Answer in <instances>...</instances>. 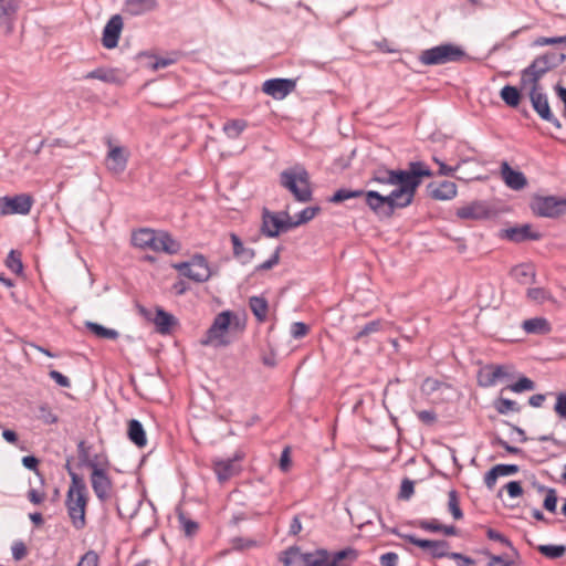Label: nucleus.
<instances>
[{"label":"nucleus","instance_id":"obj_1","mask_svg":"<svg viewBox=\"0 0 566 566\" xmlns=\"http://www.w3.org/2000/svg\"><path fill=\"white\" fill-rule=\"evenodd\" d=\"M433 174L422 161H411L408 169H388L379 166L371 171V182L380 185L397 186L389 195L412 202L422 178L431 177Z\"/></svg>","mask_w":566,"mask_h":566},{"label":"nucleus","instance_id":"obj_2","mask_svg":"<svg viewBox=\"0 0 566 566\" xmlns=\"http://www.w3.org/2000/svg\"><path fill=\"white\" fill-rule=\"evenodd\" d=\"M88 503L87 486L84 479L74 478V484H70L65 506L72 525L76 530H83L86 525V506Z\"/></svg>","mask_w":566,"mask_h":566},{"label":"nucleus","instance_id":"obj_3","mask_svg":"<svg viewBox=\"0 0 566 566\" xmlns=\"http://www.w3.org/2000/svg\"><path fill=\"white\" fill-rule=\"evenodd\" d=\"M281 186L292 192L295 200L307 202L312 200V189L307 170L300 165L285 169L280 174Z\"/></svg>","mask_w":566,"mask_h":566},{"label":"nucleus","instance_id":"obj_4","mask_svg":"<svg viewBox=\"0 0 566 566\" xmlns=\"http://www.w3.org/2000/svg\"><path fill=\"white\" fill-rule=\"evenodd\" d=\"M231 325L240 327L239 318L233 312L223 311L217 314L201 344L205 346L214 345L217 347L228 346L230 342L226 338V333Z\"/></svg>","mask_w":566,"mask_h":566},{"label":"nucleus","instance_id":"obj_5","mask_svg":"<svg viewBox=\"0 0 566 566\" xmlns=\"http://www.w3.org/2000/svg\"><path fill=\"white\" fill-rule=\"evenodd\" d=\"M465 57L467 53L461 46L453 43H443L423 50L419 55V62L423 65H443L451 62H461Z\"/></svg>","mask_w":566,"mask_h":566},{"label":"nucleus","instance_id":"obj_6","mask_svg":"<svg viewBox=\"0 0 566 566\" xmlns=\"http://www.w3.org/2000/svg\"><path fill=\"white\" fill-rule=\"evenodd\" d=\"M366 205L379 217L390 218L396 209L406 208L411 205L410 201L394 197L391 195L382 196L378 191L369 190L364 193Z\"/></svg>","mask_w":566,"mask_h":566},{"label":"nucleus","instance_id":"obj_7","mask_svg":"<svg viewBox=\"0 0 566 566\" xmlns=\"http://www.w3.org/2000/svg\"><path fill=\"white\" fill-rule=\"evenodd\" d=\"M530 207L537 217L555 219L566 213V199L556 196H534Z\"/></svg>","mask_w":566,"mask_h":566},{"label":"nucleus","instance_id":"obj_8","mask_svg":"<svg viewBox=\"0 0 566 566\" xmlns=\"http://www.w3.org/2000/svg\"><path fill=\"white\" fill-rule=\"evenodd\" d=\"M34 203L29 193L0 197V216L28 214Z\"/></svg>","mask_w":566,"mask_h":566},{"label":"nucleus","instance_id":"obj_9","mask_svg":"<svg viewBox=\"0 0 566 566\" xmlns=\"http://www.w3.org/2000/svg\"><path fill=\"white\" fill-rule=\"evenodd\" d=\"M528 97L533 109L543 120L551 123L558 129L562 128L559 119L553 114L551 109L548 97L544 93L543 88L531 87Z\"/></svg>","mask_w":566,"mask_h":566},{"label":"nucleus","instance_id":"obj_10","mask_svg":"<svg viewBox=\"0 0 566 566\" xmlns=\"http://www.w3.org/2000/svg\"><path fill=\"white\" fill-rule=\"evenodd\" d=\"M91 485L101 502H106L111 499L113 490V481L107 474L106 470L101 465H92L91 470Z\"/></svg>","mask_w":566,"mask_h":566},{"label":"nucleus","instance_id":"obj_11","mask_svg":"<svg viewBox=\"0 0 566 566\" xmlns=\"http://www.w3.org/2000/svg\"><path fill=\"white\" fill-rule=\"evenodd\" d=\"M391 533L398 535L399 537L403 538L405 541L412 545H416L422 549L428 551L433 558H442L448 555V549L450 545L444 539H422L416 537L412 534H400L396 530H392Z\"/></svg>","mask_w":566,"mask_h":566},{"label":"nucleus","instance_id":"obj_12","mask_svg":"<svg viewBox=\"0 0 566 566\" xmlns=\"http://www.w3.org/2000/svg\"><path fill=\"white\" fill-rule=\"evenodd\" d=\"M242 459L243 453L240 451H237L233 458L230 459H213L212 469L217 475L218 481L220 483H224L232 476L237 475L240 472V467L235 464V462L241 461Z\"/></svg>","mask_w":566,"mask_h":566},{"label":"nucleus","instance_id":"obj_13","mask_svg":"<svg viewBox=\"0 0 566 566\" xmlns=\"http://www.w3.org/2000/svg\"><path fill=\"white\" fill-rule=\"evenodd\" d=\"M296 87L295 78H270L262 85V91L274 99H283Z\"/></svg>","mask_w":566,"mask_h":566},{"label":"nucleus","instance_id":"obj_14","mask_svg":"<svg viewBox=\"0 0 566 566\" xmlns=\"http://www.w3.org/2000/svg\"><path fill=\"white\" fill-rule=\"evenodd\" d=\"M106 145L109 148L106 156L107 169L114 174H122L127 167L128 151L122 146H113L111 137L106 138Z\"/></svg>","mask_w":566,"mask_h":566},{"label":"nucleus","instance_id":"obj_15","mask_svg":"<svg viewBox=\"0 0 566 566\" xmlns=\"http://www.w3.org/2000/svg\"><path fill=\"white\" fill-rule=\"evenodd\" d=\"M511 374L505 365H488L479 375V384L482 387H492L502 379L510 378Z\"/></svg>","mask_w":566,"mask_h":566},{"label":"nucleus","instance_id":"obj_16","mask_svg":"<svg viewBox=\"0 0 566 566\" xmlns=\"http://www.w3.org/2000/svg\"><path fill=\"white\" fill-rule=\"evenodd\" d=\"M122 29V17L119 14L113 15L103 30L102 43L106 49H114L117 46Z\"/></svg>","mask_w":566,"mask_h":566},{"label":"nucleus","instance_id":"obj_17","mask_svg":"<svg viewBox=\"0 0 566 566\" xmlns=\"http://www.w3.org/2000/svg\"><path fill=\"white\" fill-rule=\"evenodd\" d=\"M503 237L509 241L521 243L528 240L537 241L542 238V233L533 230L532 226L526 223L518 227L505 229Z\"/></svg>","mask_w":566,"mask_h":566},{"label":"nucleus","instance_id":"obj_18","mask_svg":"<svg viewBox=\"0 0 566 566\" xmlns=\"http://www.w3.org/2000/svg\"><path fill=\"white\" fill-rule=\"evenodd\" d=\"M158 239L159 232L148 228H142L133 232L132 244L143 250L149 249L156 252L158 250Z\"/></svg>","mask_w":566,"mask_h":566},{"label":"nucleus","instance_id":"obj_19","mask_svg":"<svg viewBox=\"0 0 566 566\" xmlns=\"http://www.w3.org/2000/svg\"><path fill=\"white\" fill-rule=\"evenodd\" d=\"M455 216L462 220H481L490 216V210L484 202L472 201L458 208Z\"/></svg>","mask_w":566,"mask_h":566},{"label":"nucleus","instance_id":"obj_20","mask_svg":"<svg viewBox=\"0 0 566 566\" xmlns=\"http://www.w3.org/2000/svg\"><path fill=\"white\" fill-rule=\"evenodd\" d=\"M191 272L188 274V279L203 283L211 277V271L207 259L202 254H195L191 258Z\"/></svg>","mask_w":566,"mask_h":566},{"label":"nucleus","instance_id":"obj_21","mask_svg":"<svg viewBox=\"0 0 566 566\" xmlns=\"http://www.w3.org/2000/svg\"><path fill=\"white\" fill-rule=\"evenodd\" d=\"M427 190L430 197L437 200H450L457 196V185L449 180L430 182Z\"/></svg>","mask_w":566,"mask_h":566},{"label":"nucleus","instance_id":"obj_22","mask_svg":"<svg viewBox=\"0 0 566 566\" xmlns=\"http://www.w3.org/2000/svg\"><path fill=\"white\" fill-rule=\"evenodd\" d=\"M501 174L506 186L513 190H521L527 185L524 174L511 168L506 161L501 165Z\"/></svg>","mask_w":566,"mask_h":566},{"label":"nucleus","instance_id":"obj_23","mask_svg":"<svg viewBox=\"0 0 566 566\" xmlns=\"http://www.w3.org/2000/svg\"><path fill=\"white\" fill-rule=\"evenodd\" d=\"M281 217L276 213L263 210L261 232L268 238H276L282 232Z\"/></svg>","mask_w":566,"mask_h":566},{"label":"nucleus","instance_id":"obj_24","mask_svg":"<svg viewBox=\"0 0 566 566\" xmlns=\"http://www.w3.org/2000/svg\"><path fill=\"white\" fill-rule=\"evenodd\" d=\"M230 240L233 248V256L242 264L251 262L255 256V251L251 248H245L240 237L235 233H230Z\"/></svg>","mask_w":566,"mask_h":566},{"label":"nucleus","instance_id":"obj_25","mask_svg":"<svg viewBox=\"0 0 566 566\" xmlns=\"http://www.w3.org/2000/svg\"><path fill=\"white\" fill-rule=\"evenodd\" d=\"M127 437L138 448L147 444L146 431L142 422L137 419H130L127 423Z\"/></svg>","mask_w":566,"mask_h":566},{"label":"nucleus","instance_id":"obj_26","mask_svg":"<svg viewBox=\"0 0 566 566\" xmlns=\"http://www.w3.org/2000/svg\"><path fill=\"white\" fill-rule=\"evenodd\" d=\"M157 0H125V9L132 15H140L157 8Z\"/></svg>","mask_w":566,"mask_h":566},{"label":"nucleus","instance_id":"obj_27","mask_svg":"<svg viewBox=\"0 0 566 566\" xmlns=\"http://www.w3.org/2000/svg\"><path fill=\"white\" fill-rule=\"evenodd\" d=\"M154 323L156 325L157 331L160 334H168V333H170L172 326H175L177 324V319L172 314L158 307L156 310V316L154 318Z\"/></svg>","mask_w":566,"mask_h":566},{"label":"nucleus","instance_id":"obj_28","mask_svg":"<svg viewBox=\"0 0 566 566\" xmlns=\"http://www.w3.org/2000/svg\"><path fill=\"white\" fill-rule=\"evenodd\" d=\"M523 329L527 334L545 335L551 332V325L544 317H534L525 319L522 324Z\"/></svg>","mask_w":566,"mask_h":566},{"label":"nucleus","instance_id":"obj_29","mask_svg":"<svg viewBox=\"0 0 566 566\" xmlns=\"http://www.w3.org/2000/svg\"><path fill=\"white\" fill-rule=\"evenodd\" d=\"M249 307L259 323H264L268 318L269 303L263 296H251Z\"/></svg>","mask_w":566,"mask_h":566},{"label":"nucleus","instance_id":"obj_30","mask_svg":"<svg viewBox=\"0 0 566 566\" xmlns=\"http://www.w3.org/2000/svg\"><path fill=\"white\" fill-rule=\"evenodd\" d=\"M17 10L18 4L15 0H0V25L11 29Z\"/></svg>","mask_w":566,"mask_h":566},{"label":"nucleus","instance_id":"obj_31","mask_svg":"<svg viewBox=\"0 0 566 566\" xmlns=\"http://www.w3.org/2000/svg\"><path fill=\"white\" fill-rule=\"evenodd\" d=\"M544 74L538 69H532V63L525 67L521 73V85L536 88H543L539 84L541 78Z\"/></svg>","mask_w":566,"mask_h":566},{"label":"nucleus","instance_id":"obj_32","mask_svg":"<svg viewBox=\"0 0 566 566\" xmlns=\"http://www.w3.org/2000/svg\"><path fill=\"white\" fill-rule=\"evenodd\" d=\"M158 250L156 252H166L168 254H176L180 250V243L175 240L168 232L159 231Z\"/></svg>","mask_w":566,"mask_h":566},{"label":"nucleus","instance_id":"obj_33","mask_svg":"<svg viewBox=\"0 0 566 566\" xmlns=\"http://www.w3.org/2000/svg\"><path fill=\"white\" fill-rule=\"evenodd\" d=\"M85 327L98 338L115 340L119 336L116 329L107 328L98 323L87 321L85 322Z\"/></svg>","mask_w":566,"mask_h":566},{"label":"nucleus","instance_id":"obj_34","mask_svg":"<svg viewBox=\"0 0 566 566\" xmlns=\"http://www.w3.org/2000/svg\"><path fill=\"white\" fill-rule=\"evenodd\" d=\"M511 275L521 284H528L534 281V270L530 264H518L511 271Z\"/></svg>","mask_w":566,"mask_h":566},{"label":"nucleus","instance_id":"obj_35","mask_svg":"<svg viewBox=\"0 0 566 566\" xmlns=\"http://www.w3.org/2000/svg\"><path fill=\"white\" fill-rule=\"evenodd\" d=\"M305 566H327L328 552L326 549H317L313 553H305L301 555Z\"/></svg>","mask_w":566,"mask_h":566},{"label":"nucleus","instance_id":"obj_36","mask_svg":"<svg viewBox=\"0 0 566 566\" xmlns=\"http://www.w3.org/2000/svg\"><path fill=\"white\" fill-rule=\"evenodd\" d=\"M502 101L510 107L516 108L521 102V92L516 86L505 85L500 91Z\"/></svg>","mask_w":566,"mask_h":566},{"label":"nucleus","instance_id":"obj_37","mask_svg":"<svg viewBox=\"0 0 566 566\" xmlns=\"http://www.w3.org/2000/svg\"><path fill=\"white\" fill-rule=\"evenodd\" d=\"M83 78L85 80H99L104 83H115L117 77L114 70H108L105 67L95 69L88 73H86Z\"/></svg>","mask_w":566,"mask_h":566},{"label":"nucleus","instance_id":"obj_38","mask_svg":"<svg viewBox=\"0 0 566 566\" xmlns=\"http://www.w3.org/2000/svg\"><path fill=\"white\" fill-rule=\"evenodd\" d=\"M90 449L91 447L86 446L84 440L77 443L78 468L87 467L92 470V465H101V462L90 458Z\"/></svg>","mask_w":566,"mask_h":566},{"label":"nucleus","instance_id":"obj_39","mask_svg":"<svg viewBox=\"0 0 566 566\" xmlns=\"http://www.w3.org/2000/svg\"><path fill=\"white\" fill-rule=\"evenodd\" d=\"M493 406L500 415H507L510 412H520L521 406L511 399L499 397L494 400Z\"/></svg>","mask_w":566,"mask_h":566},{"label":"nucleus","instance_id":"obj_40","mask_svg":"<svg viewBox=\"0 0 566 566\" xmlns=\"http://www.w3.org/2000/svg\"><path fill=\"white\" fill-rule=\"evenodd\" d=\"M247 126L248 123L244 119H232L224 123L223 132L229 138L235 139L242 134Z\"/></svg>","mask_w":566,"mask_h":566},{"label":"nucleus","instance_id":"obj_41","mask_svg":"<svg viewBox=\"0 0 566 566\" xmlns=\"http://www.w3.org/2000/svg\"><path fill=\"white\" fill-rule=\"evenodd\" d=\"M364 193H365V191L361 189L352 190V189L340 188L334 192V195L329 198L328 201L333 202V203H340L348 199L360 198L364 196Z\"/></svg>","mask_w":566,"mask_h":566},{"label":"nucleus","instance_id":"obj_42","mask_svg":"<svg viewBox=\"0 0 566 566\" xmlns=\"http://www.w3.org/2000/svg\"><path fill=\"white\" fill-rule=\"evenodd\" d=\"M537 551L546 558L557 559L566 554V545H539Z\"/></svg>","mask_w":566,"mask_h":566},{"label":"nucleus","instance_id":"obj_43","mask_svg":"<svg viewBox=\"0 0 566 566\" xmlns=\"http://www.w3.org/2000/svg\"><path fill=\"white\" fill-rule=\"evenodd\" d=\"M448 510L454 520L463 518V512L460 507L459 494L455 490L448 492Z\"/></svg>","mask_w":566,"mask_h":566},{"label":"nucleus","instance_id":"obj_44","mask_svg":"<svg viewBox=\"0 0 566 566\" xmlns=\"http://www.w3.org/2000/svg\"><path fill=\"white\" fill-rule=\"evenodd\" d=\"M6 266L18 275L22 274L23 264L21 253L15 250H11L6 259Z\"/></svg>","mask_w":566,"mask_h":566},{"label":"nucleus","instance_id":"obj_45","mask_svg":"<svg viewBox=\"0 0 566 566\" xmlns=\"http://www.w3.org/2000/svg\"><path fill=\"white\" fill-rule=\"evenodd\" d=\"M537 490L541 493L546 492V496L544 499L543 506L548 512L554 513L556 511V505H557V494H556L555 489H546L544 485L538 484Z\"/></svg>","mask_w":566,"mask_h":566},{"label":"nucleus","instance_id":"obj_46","mask_svg":"<svg viewBox=\"0 0 566 566\" xmlns=\"http://www.w3.org/2000/svg\"><path fill=\"white\" fill-rule=\"evenodd\" d=\"M535 389V382L523 376L521 377L516 382L507 385L502 391L504 390H511L513 392L520 394L523 391L534 390Z\"/></svg>","mask_w":566,"mask_h":566},{"label":"nucleus","instance_id":"obj_47","mask_svg":"<svg viewBox=\"0 0 566 566\" xmlns=\"http://www.w3.org/2000/svg\"><path fill=\"white\" fill-rule=\"evenodd\" d=\"M356 556V551L353 548L342 549L339 552H336L333 556L328 554L327 566H340V562H343L344 559L348 557L355 559Z\"/></svg>","mask_w":566,"mask_h":566},{"label":"nucleus","instance_id":"obj_48","mask_svg":"<svg viewBox=\"0 0 566 566\" xmlns=\"http://www.w3.org/2000/svg\"><path fill=\"white\" fill-rule=\"evenodd\" d=\"M486 537L491 541L500 542L501 544L505 545L506 547L511 548L514 555H518L517 551L513 546L512 542L504 536L502 533L497 532L494 528L489 527L486 530Z\"/></svg>","mask_w":566,"mask_h":566},{"label":"nucleus","instance_id":"obj_49","mask_svg":"<svg viewBox=\"0 0 566 566\" xmlns=\"http://www.w3.org/2000/svg\"><path fill=\"white\" fill-rule=\"evenodd\" d=\"M321 208L318 206L304 208L296 214V224L302 226L307 223L313 220Z\"/></svg>","mask_w":566,"mask_h":566},{"label":"nucleus","instance_id":"obj_50","mask_svg":"<svg viewBox=\"0 0 566 566\" xmlns=\"http://www.w3.org/2000/svg\"><path fill=\"white\" fill-rule=\"evenodd\" d=\"M36 417L46 424H52L57 421L56 415L52 412V409L48 403L39 406Z\"/></svg>","mask_w":566,"mask_h":566},{"label":"nucleus","instance_id":"obj_51","mask_svg":"<svg viewBox=\"0 0 566 566\" xmlns=\"http://www.w3.org/2000/svg\"><path fill=\"white\" fill-rule=\"evenodd\" d=\"M381 328V321L376 319L367 323L364 327H361L360 331L357 332V334L354 336L355 340H359L364 337L369 336L373 333L379 332Z\"/></svg>","mask_w":566,"mask_h":566},{"label":"nucleus","instance_id":"obj_52","mask_svg":"<svg viewBox=\"0 0 566 566\" xmlns=\"http://www.w3.org/2000/svg\"><path fill=\"white\" fill-rule=\"evenodd\" d=\"M282 250H283V247L279 245L269 260L264 261L263 263L259 264L255 268V272L268 271V270L273 269L275 265H277L280 262V254H281Z\"/></svg>","mask_w":566,"mask_h":566},{"label":"nucleus","instance_id":"obj_53","mask_svg":"<svg viewBox=\"0 0 566 566\" xmlns=\"http://www.w3.org/2000/svg\"><path fill=\"white\" fill-rule=\"evenodd\" d=\"M412 525L413 526H417L423 531H427V532H433V533H438V532H441L442 530V524H440L438 522V520L436 518H432V520H417L415 522H412Z\"/></svg>","mask_w":566,"mask_h":566},{"label":"nucleus","instance_id":"obj_54","mask_svg":"<svg viewBox=\"0 0 566 566\" xmlns=\"http://www.w3.org/2000/svg\"><path fill=\"white\" fill-rule=\"evenodd\" d=\"M178 520L182 526L186 536L190 537L197 533L199 528V524L197 522L187 518L182 512L178 514Z\"/></svg>","mask_w":566,"mask_h":566},{"label":"nucleus","instance_id":"obj_55","mask_svg":"<svg viewBox=\"0 0 566 566\" xmlns=\"http://www.w3.org/2000/svg\"><path fill=\"white\" fill-rule=\"evenodd\" d=\"M415 493V482L408 478L401 481L398 497L408 501Z\"/></svg>","mask_w":566,"mask_h":566},{"label":"nucleus","instance_id":"obj_56","mask_svg":"<svg viewBox=\"0 0 566 566\" xmlns=\"http://www.w3.org/2000/svg\"><path fill=\"white\" fill-rule=\"evenodd\" d=\"M301 552L297 546H291L286 551L282 553V556L280 557V560L283 563L284 566H292L295 562V558L297 556L301 557Z\"/></svg>","mask_w":566,"mask_h":566},{"label":"nucleus","instance_id":"obj_57","mask_svg":"<svg viewBox=\"0 0 566 566\" xmlns=\"http://www.w3.org/2000/svg\"><path fill=\"white\" fill-rule=\"evenodd\" d=\"M483 554L489 559L486 566H496L497 564H500L501 566H504L505 564H510V566L513 565V562L507 559L505 555H494L489 551L483 552Z\"/></svg>","mask_w":566,"mask_h":566},{"label":"nucleus","instance_id":"obj_58","mask_svg":"<svg viewBox=\"0 0 566 566\" xmlns=\"http://www.w3.org/2000/svg\"><path fill=\"white\" fill-rule=\"evenodd\" d=\"M553 44H566V34L562 36H539L534 41L535 46L553 45Z\"/></svg>","mask_w":566,"mask_h":566},{"label":"nucleus","instance_id":"obj_59","mask_svg":"<svg viewBox=\"0 0 566 566\" xmlns=\"http://www.w3.org/2000/svg\"><path fill=\"white\" fill-rule=\"evenodd\" d=\"M554 411L560 419L566 420V392H559L557 395Z\"/></svg>","mask_w":566,"mask_h":566},{"label":"nucleus","instance_id":"obj_60","mask_svg":"<svg viewBox=\"0 0 566 566\" xmlns=\"http://www.w3.org/2000/svg\"><path fill=\"white\" fill-rule=\"evenodd\" d=\"M308 332H310L308 325H306L303 322H295L291 326V335L295 339L303 338L304 336H306L308 334Z\"/></svg>","mask_w":566,"mask_h":566},{"label":"nucleus","instance_id":"obj_61","mask_svg":"<svg viewBox=\"0 0 566 566\" xmlns=\"http://www.w3.org/2000/svg\"><path fill=\"white\" fill-rule=\"evenodd\" d=\"M542 56L547 57V62L552 70L563 64L566 60V55L564 53L547 52Z\"/></svg>","mask_w":566,"mask_h":566},{"label":"nucleus","instance_id":"obj_62","mask_svg":"<svg viewBox=\"0 0 566 566\" xmlns=\"http://www.w3.org/2000/svg\"><path fill=\"white\" fill-rule=\"evenodd\" d=\"M418 419L426 426H432L437 422V413L433 410H421L417 412Z\"/></svg>","mask_w":566,"mask_h":566},{"label":"nucleus","instance_id":"obj_63","mask_svg":"<svg viewBox=\"0 0 566 566\" xmlns=\"http://www.w3.org/2000/svg\"><path fill=\"white\" fill-rule=\"evenodd\" d=\"M98 556L94 551L86 552L80 559L76 566H97Z\"/></svg>","mask_w":566,"mask_h":566},{"label":"nucleus","instance_id":"obj_64","mask_svg":"<svg viewBox=\"0 0 566 566\" xmlns=\"http://www.w3.org/2000/svg\"><path fill=\"white\" fill-rule=\"evenodd\" d=\"M440 386H441V381H439L438 379L428 377L423 380V382L421 385V390L427 395H431L432 392L440 389Z\"/></svg>","mask_w":566,"mask_h":566}]
</instances>
